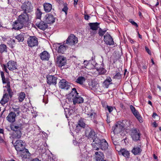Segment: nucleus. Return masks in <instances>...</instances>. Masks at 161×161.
<instances>
[{
	"label": "nucleus",
	"instance_id": "obj_29",
	"mask_svg": "<svg viewBox=\"0 0 161 161\" xmlns=\"http://www.w3.org/2000/svg\"><path fill=\"white\" fill-rule=\"evenodd\" d=\"M22 133L20 130L14 131L12 136L14 138L19 139L21 136Z\"/></svg>",
	"mask_w": 161,
	"mask_h": 161
},
{
	"label": "nucleus",
	"instance_id": "obj_40",
	"mask_svg": "<svg viewBox=\"0 0 161 161\" xmlns=\"http://www.w3.org/2000/svg\"><path fill=\"white\" fill-rule=\"evenodd\" d=\"M140 67L143 69H146L147 67V64L145 61H142L140 65Z\"/></svg>",
	"mask_w": 161,
	"mask_h": 161
},
{
	"label": "nucleus",
	"instance_id": "obj_47",
	"mask_svg": "<svg viewBox=\"0 0 161 161\" xmlns=\"http://www.w3.org/2000/svg\"><path fill=\"white\" fill-rule=\"evenodd\" d=\"M107 108L109 112L110 113L113 110V108L111 106H107Z\"/></svg>",
	"mask_w": 161,
	"mask_h": 161
},
{
	"label": "nucleus",
	"instance_id": "obj_23",
	"mask_svg": "<svg viewBox=\"0 0 161 161\" xmlns=\"http://www.w3.org/2000/svg\"><path fill=\"white\" fill-rule=\"evenodd\" d=\"M10 128L13 131L20 130L21 128L22 124L16 123H12L10 125Z\"/></svg>",
	"mask_w": 161,
	"mask_h": 161
},
{
	"label": "nucleus",
	"instance_id": "obj_7",
	"mask_svg": "<svg viewBox=\"0 0 161 161\" xmlns=\"http://www.w3.org/2000/svg\"><path fill=\"white\" fill-rule=\"evenodd\" d=\"M28 46L30 47L36 46L38 44V39L35 36H31L27 40Z\"/></svg>",
	"mask_w": 161,
	"mask_h": 161
},
{
	"label": "nucleus",
	"instance_id": "obj_48",
	"mask_svg": "<svg viewBox=\"0 0 161 161\" xmlns=\"http://www.w3.org/2000/svg\"><path fill=\"white\" fill-rule=\"evenodd\" d=\"M130 21L132 25L136 26V27H138V25H137V24L133 20H131Z\"/></svg>",
	"mask_w": 161,
	"mask_h": 161
},
{
	"label": "nucleus",
	"instance_id": "obj_14",
	"mask_svg": "<svg viewBox=\"0 0 161 161\" xmlns=\"http://www.w3.org/2000/svg\"><path fill=\"white\" fill-rule=\"evenodd\" d=\"M25 24L23 23L17 19L14 22L13 28L15 30H19L23 28Z\"/></svg>",
	"mask_w": 161,
	"mask_h": 161
},
{
	"label": "nucleus",
	"instance_id": "obj_43",
	"mask_svg": "<svg viewBox=\"0 0 161 161\" xmlns=\"http://www.w3.org/2000/svg\"><path fill=\"white\" fill-rule=\"evenodd\" d=\"M121 77V74L119 73L118 72L114 76L113 78L116 79H120Z\"/></svg>",
	"mask_w": 161,
	"mask_h": 161
},
{
	"label": "nucleus",
	"instance_id": "obj_34",
	"mask_svg": "<svg viewBox=\"0 0 161 161\" xmlns=\"http://www.w3.org/2000/svg\"><path fill=\"white\" fill-rule=\"evenodd\" d=\"M121 125L120 124H117L114 127H112V130L114 134L117 133L120 131Z\"/></svg>",
	"mask_w": 161,
	"mask_h": 161
},
{
	"label": "nucleus",
	"instance_id": "obj_51",
	"mask_svg": "<svg viewBox=\"0 0 161 161\" xmlns=\"http://www.w3.org/2000/svg\"><path fill=\"white\" fill-rule=\"evenodd\" d=\"M0 73H1V77L2 78V79L4 80L5 77L4 76V73L2 71H1L0 72Z\"/></svg>",
	"mask_w": 161,
	"mask_h": 161
},
{
	"label": "nucleus",
	"instance_id": "obj_49",
	"mask_svg": "<svg viewBox=\"0 0 161 161\" xmlns=\"http://www.w3.org/2000/svg\"><path fill=\"white\" fill-rule=\"evenodd\" d=\"M102 70V71L101 72H100V71L99 72V73L101 74H104L106 72V70L105 69H99V70L100 71V70Z\"/></svg>",
	"mask_w": 161,
	"mask_h": 161
},
{
	"label": "nucleus",
	"instance_id": "obj_32",
	"mask_svg": "<svg viewBox=\"0 0 161 161\" xmlns=\"http://www.w3.org/2000/svg\"><path fill=\"white\" fill-rule=\"evenodd\" d=\"M86 78L83 76H80L76 80V82L80 84H83L86 81Z\"/></svg>",
	"mask_w": 161,
	"mask_h": 161
},
{
	"label": "nucleus",
	"instance_id": "obj_58",
	"mask_svg": "<svg viewBox=\"0 0 161 161\" xmlns=\"http://www.w3.org/2000/svg\"><path fill=\"white\" fill-rule=\"evenodd\" d=\"M0 133L3 134V130L2 129H0Z\"/></svg>",
	"mask_w": 161,
	"mask_h": 161
},
{
	"label": "nucleus",
	"instance_id": "obj_63",
	"mask_svg": "<svg viewBox=\"0 0 161 161\" xmlns=\"http://www.w3.org/2000/svg\"><path fill=\"white\" fill-rule=\"evenodd\" d=\"M158 4H159V2H158V1L157 2V3H156V5H155V6H157L158 5Z\"/></svg>",
	"mask_w": 161,
	"mask_h": 161
},
{
	"label": "nucleus",
	"instance_id": "obj_30",
	"mask_svg": "<svg viewBox=\"0 0 161 161\" xmlns=\"http://www.w3.org/2000/svg\"><path fill=\"white\" fill-rule=\"evenodd\" d=\"M119 153V154H121L126 158H128L130 156L129 152L125 149H121Z\"/></svg>",
	"mask_w": 161,
	"mask_h": 161
},
{
	"label": "nucleus",
	"instance_id": "obj_46",
	"mask_svg": "<svg viewBox=\"0 0 161 161\" xmlns=\"http://www.w3.org/2000/svg\"><path fill=\"white\" fill-rule=\"evenodd\" d=\"M13 109L14 113H16L18 114H19V108H13Z\"/></svg>",
	"mask_w": 161,
	"mask_h": 161
},
{
	"label": "nucleus",
	"instance_id": "obj_4",
	"mask_svg": "<svg viewBox=\"0 0 161 161\" xmlns=\"http://www.w3.org/2000/svg\"><path fill=\"white\" fill-rule=\"evenodd\" d=\"M14 146L15 149L17 152L23 151L25 149V142L20 140H17Z\"/></svg>",
	"mask_w": 161,
	"mask_h": 161
},
{
	"label": "nucleus",
	"instance_id": "obj_11",
	"mask_svg": "<svg viewBox=\"0 0 161 161\" xmlns=\"http://www.w3.org/2000/svg\"><path fill=\"white\" fill-rule=\"evenodd\" d=\"M56 18L51 14H47L44 18V20L47 24H52L55 21Z\"/></svg>",
	"mask_w": 161,
	"mask_h": 161
},
{
	"label": "nucleus",
	"instance_id": "obj_25",
	"mask_svg": "<svg viewBox=\"0 0 161 161\" xmlns=\"http://www.w3.org/2000/svg\"><path fill=\"white\" fill-rule=\"evenodd\" d=\"M16 114L14 113L11 112L6 117L7 120L9 122L13 123L15 121Z\"/></svg>",
	"mask_w": 161,
	"mask_h": 161
},
{
	"label": "nucleus",
	"instance_id": "obj_57",
	"mask_svg": "<svg viewBox=\"0 0 161 161\" xmlns=\"http://www.w3.org/2000/svg\"><path fill=\"white\" fill-rule=\"evenodd\" d=\"M153 158L155 159L158 160V157H157L155 155V154H153Z\"/></svg>",
	"mask_w": 161,
	"mask_h": 161
},
{
	"label": "nucleus",
	"instance_id": "obj_35",
	"mask_svg": "<svg viewBox=\"0 0 161 161\" xmlns=\"http://www.w3.org/2000/svg\"><path fill=\"white\" fill-rule=\"evenodd\" d=\"M42 14V13L41 10L39 8H37L35 12V15L36 19H41Z\"/></svg>",
	"mask_w": 161,
	"mask_h": 161
},
{
	"label": "nucleus",
	"instance_id": "obj_45",
	"mask_svg": "<svg viewBox=\"0 0 161 161\" xmlns=\"http://www.w3.org/2000/svg\"><path fill=\"white\" fill-rule=\"evenodd\" d=\"M106 31H103L101 28H100L99 30L98 33L100 36H103L105 33Z\"/></svg>",
	"mask_w": 161,
	"mask_h": 161
},
{
	"label": "nucleus",
	"instance_id": "obj_5",
	"mask_svg": "<svg viewBox=\"0 0 161 161\" xmlns=\"http://www.w3.org/2000/svg\"><path fill=\"white\" fill-rule=\"evenodd\" d=\"M3 69L7 73H8L7 68L10 70H13L17 69L16 64L14 61H9L7 63L6 65L5 64H3Z\"/></svg>",
	"mask_w": 161,
	"mask_h": 161
},
{
	"label": "nucleus",
	"instance_id": "obj_61",
	"mask_svg": "<svg viewBox=\"0 0 161 161\" xmlns=\"http://www.w3.org/2000/svg\"><path fill=\"white\" fill-rule=\"evenodd\" d=\"M148 104L150 105H152V103L150 101H148Z\"/></svg>",
	"mask_w": 161,
	"mask_h": 161
},
{
	"label": "nucleus",
	"instance_id": "obj_13",
	"mask_svg": "<svg viewBox=\"0 0 161 161\" xmlns=\"http://www.w3.org/2000/svg\"><path fill=\"white\" fill-rule=\"evenodd\" d=\"M130 108L133 114L138 119L140 123L143 122V120L142 118L138 112L136 110L135 108L132 105H130Z\"/></svg>",
	"mask_w": 161,
	"mask_h": 161
},
{
	"label": "nucleus",
	"instance_id": "obj_42",
	"mask_svg": "<svg viewBox=\"0 0 161 161\" xmlns=\"http://www.w3.org/2000/svg\"><path fill=\"white\" fill-rule=\"evenodd\" d=\"M6 84H7V85L5 86V87H6L7 88V91L8 92V93L10 95V93L11 92L10 82L8 81H7Z\"/></svg>",
	"mask_w": 161,
	"mask_h": 161
},
{
	"label": "nucleus",
	"instance_id": "obj_55",
	"mask_svg": "<svg viewBox=\"0 0 161 161\" xmlns=\"http://www.w3.org/2000/svg\"><path fill=\"white\" fill-rule=\"evenodd\" d=\"M156 116H158V115H157V114H156V113H153V115H152V117H153V118H155Z\"/></svg>",
	"mask_w": 161,
	"mask_h": 161
},
{
	"label": "nucleus",
	"instance_id": "obj_28",
	"mask_svg": "<svg viewBox=\"0 0 161 161\" xmlns=\"http://www.w3.org/2000/svg\"><path fill=\"white\" fill-rule=\"evenodd\" d=\"M19 154L21 157L23 159H26L27 158L28 155L30 154L28 149H25L23 151H20Z\"/></svg>",
	"mask_w": 161,
	"mask_h": 161
},
{
	"label": "nucleus",
	"instance_id": "obj_37",
	"mask_svg": "<svg viewBox=\"0 0 161 161\" xmlns=\"http://www.w3.org/2000/svg\"><path fill=\"white\" fill-rule=\"evenodd\" d=\"M18 96V99L20 102H22L24 100L25 97V93L22 92L19 93Z\"/></svg>",
	"mask_w": 161,
	"mask_h": 161
},
{
	"label": "nucleus",
	"instance_id": "obj_56",
	"mask_svg": "<svg viewBox=\"0 0 161 161\" xmlns=\"http://www.w3.org/2000/svg\"><path fill=\"white\" fill-rule=\"evenodd\" d=\"M31 161H41L40 160H39L37 158H36L35 159H33Z\"/></svg>",
	"mask_w": 161,
	"mask_h": 161
},
{
	"label": "nucleus",
	"instance_id": "obj_6",
	"mask_svg": "<svg viewBox=\"0 0 161 161\" xmlns=\"http://www.w3.org/2000/svg\"><path fill=\"white\" fill-rule=\"evenodd\" d=\"M53 47L58 53H63L67 48V46L59 43H55Z\"/></svg>",
	"mask_w": 161,
	"mask_h": 161
},
{
	"label": "nucleus",
	"instance_id": "obj_41",
	"mask_svg": "<svg viewBox=\"0 0 161 161\" xmlns=\"http://www.w3.org/2000/svg\"><path fill=\"white\" fill-rule=\"evenodd\" d=\"M7 50L6 46L4 44L0 45V51L1 52L6 51Z\"/></svg>",
	"mask_w": 161,
	"mask_h": 161
},
{
	"label": "nucleus",
	"instance_id": "obj_38",
	"mask_svg": "<svg viewBox=\"0 0 161 161\" xmlns=\"http://www.w3.org/2000/svg\"><path fill=\"white\" fill-rule=\"evenodd\" d=\"M24 33H21L15 36V38L17 39L19 42H22L24 40Z\"/></svg>",
	"mask_w": 161,
	"mask_h": 161
},
{
	"label": "nucleus",
	"instance_id": "obj_3",
	"mask_svg": "<svg viewBox=\"0 0 161 161\" xmlns=\"http://www.w3.org/2000/svg\"><path fill=\"white\" fill-rule=\"evenodd\" d=\"M33 7L31 2L29 1L24 2L21 5V8L24 12L29 13L33 11Z\"/></svg>",
	"mask_w": 161,
	"mask_h": 161
},
{
	"label": "nucleus",
	"instance_id": "obj_60",
	"mask_svg": "<svg viewBox=\"0 0 161 161\" xmlns=\"http://www.w3.org/2000/svg\"><path fill=\"white\" fill-rule=\"evenodd\" d=\"M3 140L2 138L0 136V143L3 142Z\"/></svg>",
	"mask_w": 161,
	"mask_h": 161
},
{
	"label": "nucleus",
	"instance_id": "obj_10",
	"mask_svg": "<svg viewBox=\"0 0 161 161\" xmlns=\"http://www.w3.org/2000/svg\"><path fill=\"white\" fill-rule=\"evenodd\" d=\"M131 136L132 140L135 141H137L140 140V134L139 130L133 129L131 130Z\"/></svg>",
	"mask_w": 161,
	"mask_h": 161
},
{
	"label": "nucleus",
	"instance_id": "obj_50",
	"mask_svg": "<svg viewBox=\"0 0 161 161\" xmlns=\"http://www.w3.org/2000/svg\"><path fill=\"white\" fill-rule=\"evenodd\" d=\"M145 48L146 51L148 53V54L150 55H151V53L150 50L149 49V48L146 46L145 47Z\"/></svg>",
	"mask_w": 161,
	"mask_h": 161
},
{
	"label": "nucleus",
	"instance_id": "obj_31",
	"mask_svg": "<svg viewBox=\"0 0 161 161\" xmlns=\"http://www.w3.org/2000/svg\"><path fill=\"white\" fill-rule=\"evenodd\" d=\"M8 99L9 98L8 94L7 93H5L3 95L0 103L2 105L4 104L8 101Z\"/></svg>",
	"mask_w": 161,
	"mask_h": 161
},
{
	"label": "nucleus",
	"instance_id": "obj_9",
	"mask_svg": "<svg viewBox=\"0 0 161 161\" xmlns=\"http://www.w3.org/2000/svg\"><path fill=\"white\" fill-rule=\"evenodd\" d=\"M56 62L58 66L61 67L66 64L67 63L66 58L64 56L59 55L57 58Z\"/></svg>",
	"mask_w": 161,
	"mask_h": 161
},
{
	"label": "nucleus",
	"instance_id": "obj_20",
	"mask_svg": "<svg viewBox=\"0 0 161 161\" xmlns=\"http://www.w3.org/2000/svg\"><path fill=\"white\" fill-rule=\"evenodd\" d=\"M70 86L69 83L64 79L61 80L59 82V87L62 89L68 90Z\"/></svg>",
	"mask_w": 161,
	"mask_h": 161
},
{
	"label": "nucleus",
	"instance_id": "obj_8",
	"mask_svg": "<svg viewBox=\"0 0 161 161\" xmlns=\"http://www.w3.org/2000/svg\"><path fill=\"white\" fill-rule=\"evenodd\" d=\"M17 19L23 23L24 24H25L29 21V14L26 12H23L19 16Z\"/></svg>",
	"mask_w": 161,
	"mask_h": 161
},
{
	"label": "nucleus",
	"instance_id": "obj_17",
	"mask_svg": "<svg viewBox=\"0 0 161 161\" xmlns=\"http://www.w3.org/2000/svg\"><path fill=\"white\" fill-rule=\"evenodd\" d=\"M89 85L92 89L96 91L99 88V85L95 80H91L89 83Z\"/></svg>",
	"mask_w": 161,
	"mask_h": 161
},
{
	"label": "nucleus",
	"instance_id": "obj_22",
	"mask_svg": "<svg viewBox=\"0 0 161 161\" xmlns=\"http://www.w3.org/2000/svg\"><path fill=\"white\" fill-rule=\"evenodd\" d=\"M41 59L42 60H48L50 58V55L46 51H44L40 54Z\"/></svg>",
	"mask_w": 161,
	"mask_h": 161
},
{
	"label": "nucleus",
	"instance_id": "obj_52",
	"mask_svg": "<svg viewBox=\"0 0 161 161\" xmlns=\"http://www.w3.org/2000/svg\"><path fill=\"white\" fill-rule=\"evenodd\" d=\"M90 17L88 15H85L84 18L85 19L88 20L90 18Z\"/></svg>",
	"mask_w": 161,
	"mask_h": 161
},
{
	"label": "nucleus",
	"instance_id": "obj_27",
	"mask_svg": "<svg viewBox=\"0 0 161 161\" xmlns=\"http://www.w3.org/2000/svg\"><path fill=\"white\" fill-rule=\"evenodd\" d=\"M95 158L97 161H102L103 159L104 155L103 153L100 152H97L95 153Z\"/></svg>",
	"mask_w": 161,
	"mask_h": 161
},
{
	"label": "nucleus",
	"instance_id": "obj_2",
	"mask_svg": "<svg viewBox=\"0 0 161 161\" xmlns=\"http://www.w3.org/2000/svg\"><path fill=\"white\" fill-rule=\"evenodd\" d=\"M92 146L94 150H98L99 147L102 150H106L108 147V144L106 141L104 139H99L97 137H96L94 139L92 144Z\"/></svg>",
	"mask_w": 161,
	"mask_h": 161
},
{
	"label": "nucleus",
	"instance_id": "obj_18",
	"mask_svg": "<svg viewBox=\"0 0 161 161\" xmlns=\"http://www.w3.org/2000/svg\"><path fill=\"white\" fill-rule=\"evenodd\" d=\"M35 23L36 26L40 29L44 30L47 28V24L46 23H45L44 21L41 20L40 22H38L36 21Z\"/></svg>",
	"mask_w": 161,
	"mask_h": 161
},
{
	"label": "nucleus",
	"instance_id": "obj_1",
	"mask_svg": "<svg viewBox=\"0 0 161 161\" xmlns=\"http://www.w3.org/2000/svg\"><path fill=\"white\" fill-rule=\"evenodd\" d=\"M66 101H68L69 103H73L75 105L76 103H82L84 99L78 95L76 88H74L72 89L71 92L67 95Z\"/></svg>",
	"mask_w": 161,
	"mask_h": 161
},
{
	"label": "nucleus",
	"instance_id": "obj_21",
	"mask_svg": "<svg viewBox=\"0 0 161 161\" xmlns=\"http://www.w3.org/2000/svg\"><path fill=\"white\" fill-rule=\"evenodd\" d=\"M112 84V79L111 78L110 76H108L103 82V86L104 88H107L110 85Z\"/></svg>",
	"mask_w": 161,
	"mask_h": 161
},
{
	"label": "nucleus",
	"instance_id": "obj_53",
	"mask_svg": "<svg viewBox=\"0 0 161 161\" xmlns=\"http://www.w3.org/2000/svg\"><path fill=\"white\" fill-rule=\"evenodd\" d=\"M74 5L75 6H76V5L77 4V2L78 1V0H74Z\"/></svg>",
	"mask_w": 161,
	"mask_h": 161
},
{
	"label": "nucleus",
	"instance_id": "obj_16",
	"mask_svg": "<svg viewBox=\"0 0 161 161\" xmlns=\"http://www.w3.org/2000/svg\"><path fill=\"white\" fill-rule=\"evenodd\" d=\"M104 40L105 43L109 45H112L114 44L113 40L111 36L108 34H106L104 36Z\"/></svg>",
	"mask_w": 161,
	"mask_h": 161
},
{
	"label": "nucleus",
	"instance_id": "obj_24",
	"mask_svg": "<svg viewBox=\"0 0 161 161\" xmlns=\"http://www.w3.org/2000/svg\"><path fill=\"white\" fill-rule=\"evenodd\" d=\"M142 151L141 145L135 146L132 149L131 152L135 155H137L140 154Z\"/></svg>",
	"mask_w": 161,
	"mask_h": 161
},
{
	"label": "nucleus",
	"instance_id": "obj_36",
	"mask_svg": "<svg viewBox=\"0 0 161 161\" xmlns=\"http://www.w3.org/2000/svg\"><path fill=\"white\" fill-rule=\"evenodd\" d=\"M85 126V124L81 120L79 121L77 125H76V129L80 130V127L84 128Z\"/></svg>",
	"mask_w": 161,
	"mask_h": 161
},
{
	"label": "nucleus",
	"instance_id": "obj_26",
	"mask_svg": "<svg viewBox=\"0 0 161 161\" xmlns=\"http://www.w3.org/2000/svg\"><path fill=\"white\" fill-rule=\"evenodd\" d=\"M43 6L44 11L46 13H48L50 12L52 8V5L49 3H44Z\"/></svg>",
	"mask_w": 161,
	"mask_h": 161
},
{
	"label": "nucleus",
	"instance_id": "obj_54",
	"mask_svg": "<svg viewBox=\"0 0 161 161\" xmlns=\"http://www.w3.org/2000/svg\"><path fill=\"white\" fill-rule=\"evenodd\" d=\"M153 126L155 127H156L158 125L155 122H154L153 123Z\"/></svg>",
	"mask_w": 161,
	"mask_h": 161
},
{
	"label": "nucleus",
	"instance_id": "obj_59",
	"mask_svg": "<svg viewBox=\"0 0 161 161\" xmlns=\"http://www.w3.org/2000/svg\"><path fill=\"white\" fill-rule=\"evenodd\" d=\"M3 82V83H7V82L6 81L5 78L4 80L2 79Z\"/></svg>",
	"mask_w": 161,
	"mask_h": 161
},
{
	"label": "nucleus",
	"instance_id": "obj_39",
	"mask_svg": "<svg viewBox=\"0 0 161 161\" xmlns=\"http://www.w3.org/2000/svg\"><path fill=\"white\" fill-rule=\"evenodd\" d=\"M86 114L89 117L93 119H95L97 116L96 114L92 110L91 112L89 113H86Z\"/></svg>",
	"mask_w": 161,
	"mask_h": 161
},
{
	"label": "nucleus",
	"instance_id": "obj_19",
	"mask_svg": "<svg viewBox=\"0 0 161 161\" xmlns=\"http://www.w3.org/2000/svg\"><path fill=\"white\" fill-rule=\"evenodd\" d=\"M85 134L87 137L89 139L92 138L93 140L95 138V132L94 130L91 129L86 130V132Z\"/></svg>",
	"mask_w": 161,
	"mask_h": 161
},
{
	"label": "nucleus",
	"instance_id": "obj_44",
	"mask_svg": "<svg viewBox=\"0 0 161 161\" xmlns=\"http://www.w3.org/2000/svg\"><path fill=\"white\" fill-rule=\"evenodd\" d=\"M64 8L62 9V11L64 12L65 13V14L66 15L67 14L68 8L66 4H64Z\"/></svg>",
	"mask_w": 161,
	"mask_h": 161
},
{
	"label": "nucleus",
	"instance_id": "obj_62",
	"mask_svg": "<svg viewBox=\"0 0 161 161\" xmlns=\"http://www.w3.org/2000/svg\"><path fill=\"white\" fill-rule=\"evenodd\" d=\"M138 35H139V37L141 39V38H142V37L141 35L139 34V32H138Z\"/></svg>",
	"mask_w": 161,
	"mask_h": 161
},
{
	"label": "nucleus",
	"instance_id": "obj_12",
	"mask_svg": "<svg viewBox=\"0 0 161 161\" xmlns=\"http://www.w3.org/2000/svg\"><path fill=\"white\" fill-rule=\"evenodd\" d=\"M78 39L74 34H71L66 40V43L70 45H74L78 42Z\"/></svg>",
	"mask_w": 161,
	"mask_h": 161
},
{
	"label": "nucleus",
	"instance_id": "obj_15",
	"mask_svg": "<svg viewBox=\"0 0 161 161\" xmlns=\"http://www.w3.org/2000/svg\"><path fill=\"white\" fill-rule=\"evenodd\" d=\"M47 82L49 85H55L57 83V78L53 75H48L47 76Z\"/></svg>",
	"mask_w": 161,
	"mask_h": 161
},
{
	"label": "nucleus",
	"instance_id": "obj_64",
	"mask_svg": "<svg viewBox=\"0 0 161 161\" xmlns=\"http://www.w3.org/2000/svg\"><path fill=\"white\" fill-rule=\"evenodd\" d=\"M8 161H15L13 159H11L9 160H8Z\"/></svg>",
	"mask_w": 161,
	"mask_h": 161
},
{
	"label": "nucleus",
	"instance_id": "obj_33",
	"mask_svg": "<svg viewBox=\"0 0 161 161\" xmlns=\"http://www.w3.org/2000/svg\"><path fill=\"white\" fill-rule=\"evenodd\" d=\"M89 26L91 29L93 30H96L99 28V24L97 22L90 23Z\"/></svg>",
	"mask_w": 161,
	"mask_h": 161
}]
</instances>
